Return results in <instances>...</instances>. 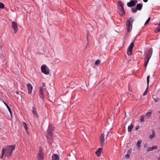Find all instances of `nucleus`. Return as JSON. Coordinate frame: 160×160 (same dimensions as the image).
<instances>
[{
    "label": "nucleus",
    "mask_w": 160,
    "mask_h": 160,
    "mask_svg": "<svg viewBox=\"0 0 160 160\" xmlns=\"http://www.w3.org/2000/svg\"><path fill=\"white\" fill-rule=\"evenodd\" d=\"M159 160H160V158H159Z\"/></svg>",
    "instance_id": "nucleus-42"
},
{
    "label": "nucleus",
    "mask_w": 160,
    "mask_h": 160,
    "mask_svg": "<svg viewBox=\"0 0 160 160\" xmlns=\"http://www.w3.org/2000/svg\"><path fill=\"white\" fill-rule=\"evenodd\" d=\"M142 5L141 4H138L137 5L136 8L138 10H140L142 8Z\"/></svg>",
    "instance_id": "nucleus-19"
},
{
    "label": "nucleus",
    "mask_w": 160,
    "mask_h": 160,
    "mask_svg": "<svg viewBox=\"0 0 160 160\" xmlns=\"http://www.w3.org/2000/svg\"><path fill=\"white\" fill-rule=\"evenodd\" d=\"M4 155H5V153H4V149H2V156L1 157V158H2Z\"/></svg>",
    "instance_id": "nucleus-33"
},
{
    "label": "nucleus",
    "mask_w": 160,
    "mask_h": 160,
    "mask_svg": "<svg viewBox=\"0 0 160 160\" xmlns=\"http://www.w3.org/2000/svg\"><path fill=\"white\" fill-rule=\"evenodd\" d=\"M133 127V126L132 125L128 126V132H130L132 130Z\"/></svg>",
    "instance_id": "nucleus-23"
},
{
    "label": "nucleus",
    "mask_w": 160,
    "mask_h": 160,
    "mask_svg": "<svg viewBox=\"0 0 160 160\" xmlns=\"http://www.w3.org/2000/svg\"><path fill=\"white\" fill-rule=\"evenodd\" d=\"M15 147V145H13L9 146L3 148L2 149H4L5 156L9 157L11 156L12 154L13 151Z\"/></svg>",
    "instance_id": "nucleus-2"
},
{
    "label": "nucleus",
    "mask_w": 160,
    "mask_h": 160,
    "mask_svg": "<svg viewBox=\"0 0 160 160\" xmlns=\"http://www.w3.org/2000/svg\"><path fill=\"white\" fill-rule=\"evenodd\" d=\"M119 13L121 15H123L125 13L124 8H119Z\"/></svg>",
    "instance_id": "nucleus-16"
},
{
    "label": "nucleus",
    "mask_w": 160,
    "mask_h": 160,
    "mask_svg": "<svg viewBox=\"0 0 160 160\" xmlns=\"http://www.w3.org/2000/svg\"><path fill=\"white\" fill-rule=\"evenodd\" d=\"M41 70L42 72L46 75L48 74L50 72L49 68L45 65H43L42 66Z\"/></svg>",
    "instance_id": "nucleus-6"
},
{
    "label": "nucleus",
    "mask_w": 160,
    "mask_h": 160,
    "mask_svg": "<svg viewBox=\"0 0 160 160\" xmlns=\"http://www.w3.org/2000/svg\"><path fill=\"white\" fill-rule=\"evenodd\" d=\"M46 93L48 94V92L47 90L43 88V87H41L40 88V97L41 98H43V96L45 93Z\"/></svg>",
    "instance_id": "nucleus-7"
},
{
    "label": "nucleus",
    "mask_w": 160,
    "mask_h": 160,
    "mask_svg": "<svg viewBox=\"0 0 160 160\" xmlns=\"http://www.w3.org/2000/svg\"><path fill=\"white\" fill-rule=\"evenodd\" d=\"M133 21V19L132 18H130L126 22V29L128 32H129L132 29V24Z\"/></svg>",
    "instance_id": "nucleus-4"
},
{
    "label": "nucleus",
    "mask_w": 160,
    "mask_h": 160,
    "mask_svg": "<svg viewBox=\"0 0 160 160\" xmlns=\"http://www.w3.org/2000/svg\"><path fill=\"white\" fill-rule=\"evenodd\" d=\"M4 7V5L2 3L0 2V8L1 9L3 8Z\"/></svg>",
    "instance_id": "nucleus-30"
},
{
    "label": "nucleus",
    "mask_w": 160,
    "mask_h": 160,
    "mask_svg": "<svg viewBox=\"0 0 160 160\" xmlns=\"http://www.w3.org/2000/svg\"><path fill=\"white\" fill-rule=\"evenodd\" d=\"M44 153L43 149L39 147L38 152L37 153V158L38 160H43Z\"/></svg>",
    "instance_id": "nucleus-5"
},
{
    "label": "nucleus",
    "mask_w": 160,
    "mask_h": 160,
    "mask_svg": "<svg viewBox=\"0 0 160 160\" xmlns=\"http://www.w3.org/2000/svg\"><path fill=\"white\" fill-rule=\"evenodd\" d=\"M4 103L5 104V105H6V107H7V108H8V111L10 114L11 116V117H12V111L11 109L9 107V106L6 103L4 102Z\"/></svg>",
    "instance_id": "nucleus-18"
},
{
    "label": "nucleus",
    "mask_w": 160,
    "mask_h": 160,
    "mask_svg": "<svg viewBox=\"0 0 160 160\" xmlns=\"http://www.w3.org/2000/svg\"><path fill=\"white\" fill-rule=\"evenodd\" d=\"M147 144H145L144 145V148H147Z\"/></svg>",
    "instance_id": "nucleus-38"
},
{
    "label": "nucleus",
    "mask_w": 160,
    "mask_h": 160,
    "mask_svg": "<svg viewBox=\"0 0 160 160\" xmlns=\"http://www.w3.org/2000/svg\"><path fill=\"white\" fill-rule=\"evenodd\" d=\"M54 127L51 124H49L46 133L48 141L51 143L52 137L53 135V131Z\"/></svg>",
    "instance_id": "nucleus-1"
},
{
    "label": "nucleus",
    "mask_w": 160,
    "mask_h": 160,
    "mask_svg": "<svg viewBox=\"0 0 160 160\" xmlns=\"http://www.w3.org/2000/svg\"><path fill=\"white\" fill-rule=\"evenodd\" d=\"M100 63V61L99 60H97L95 63L96 65H98Z\"/></svg>",
    "instance_id": "nucleus-29"
},
{
    "label": "nucleus",
    "mask_w": 160,
    "mask_h": 160,
    "mask_svg": "<svg viewBox=\"0 0 160 160\" xmlns=\"http://www.w3.org/2000/svg\"><path fill=\"white\" fill-rule=\"evenodd\" d=\"M152 134L149 136L150 139H152L155 137V132L153 129H152Z\"/></svg>",
    "instance_id": "nucleus-15"
},
{
    "label": "nucleus",
    "mask_w": 160,
    "mask_h": 160,
    "mask_svg": "<svg viewBox=\"0 0 160 160\" xmlns=\"http://www.w3.org/2000/svg\"><path fill=\"white\" fill-rule=\"evenodd\" d=\"M152 48H151L148 50L144 58V66L145 67H147L148 62L152 55Z\"/></svg>",
    "instance_id": "nucleus-3"
},
{
    "label": "nucleus",
    "mask_w": 160,
    "mask_h": 160,
    "mask_svg": "<svg viewBox=\"0 0 160 160\" xmlns=\"http://www.w3.org/2000/svg\"><path fill=\"white\" fill-rule=\"evenodd\" d=\"M152 150H153L154 149H157L158 148V147L157 146H153L152 147Z\"/></svg>",
    "instance_id": "nucleus-34"
},
{
    "label": "nucleus",
    "mask_w": 160,
    "mask_h": 160,
    "mask_svg": "<svg viewBox=\"0 0 160 160\" xmlns=\"http://www.w3.org/2000/svg\"><path fill=\"white\" fill-rule=\"evenodd\" d=\"M43 85L44 86V83H43Z\"/></svg>",
    "instance_id": "nucleus-43"
},
{
    "label": "nucleus",
    "mask_w": 160,
    "mask_h": 160,
    "mask_svg": "<svg viewBox=\"0 0 160 160\" xmlns=\"http://www.w3.org/2000/svg\"><path fill=\"white\" fill-rule=\"evenodd\" d=\"M152 150H152V147H149L147 149V151L148 152H149V151H152Z\"/></svg>",
    "instance_id": "nucleus-35"
},
{
    "label": "nucleus",
    "mask_w": 160,
    "mask_h": 160,
    "mask_svg": "<svg viewBox=\"0 0 160 160\" xmlns=\"http://www.w3.org/2000/svg\"><path fill=\"white\" fill-rule=\"evenodd\" d=\"M104 134L103 133H102L100 138L99 139L100 141V143L101 144V145L102 146H103L104 145V142L105 141V138H104Z\"/></svg>",
    "instance_id": "nucleus-10"
},
{
    "label": "nucleus",
    "mask_w": 160,
    "mask_h": 160,
    "mask_svg": "<svg viewBox=\"0 0 160 160\" xmlns=\"http://www.w3.org/2000/svg\"><path fill=\"white\" fill-rule=\"evenodd\" d=\"M152 113V112H148L146 114V118H149L151 116Z\"/></svg>",
    "instance_id": "nucleus-22"
},
{
    "label": "nucleus",
    "mask_w": 160,
    "mask_h": 160,
    "mask_svg": "<svg viewBox=\"0 0 160 160\" xmlns=\"http://www.w3.org/2000/svg\"><path fill=\"white\" fill-rule=\"evenodd\" d=\"M32 112L33 116L36 118H38V114L37 113L36 110L34 106H33L32 107Z\"/></svg>",
    "instance_id": "nucleus-13"
},
{
    "label": "nucleus",
    "mask_w": 160,
    "mask_h": 160,
    "mask_svg": "<svg viewBox=\"0 0 160 160\" xmlns=\"http://www.w3.org/2000/svg\"><path fill=\"white\" fill-rule=\"evenodd\" d=\"M137 10H138L136 8H132V12L133 13L136 12Z\"/></svg>",
    "instance_id": "nucleus-28"
},
{
    "label": "nucleus",
    "mask_w": 160,
    "mask_h": 160,
    "mask_svg": "<svg viewBox=\"0 0 160 160\" xmlns=\"http://www.w3.org/2000/svg\"><path fill=\"white\" fill-rule=\"evenodd\" d=\"M139 128H138L137 127H136V130H138V129Z\"/></svg>",
    "instance_id": "nucleus-40"
},
{
    "label": "nucleus",
    "mask_w": 160,
    "mask_h": 160,
    "mask_svg": "<svg viewBox=\"0 0 160 160\" xmlns=\"http://www.w3.org/2000/svg\"><path fill=\"white\" fill-rule=\"evenodd\" d=\"M118 5L119 6V8H123V4L122 3L121 1H119L118 3Z\"/></svg>",
    "instance_id": "nucleus-21"
},
{
    "label": "nucleus",
    "mask_w": 160,
    "mask_h": 160,
    "mask_svg": "<svg viewBox=\"0 0 160 160\" xmlns=\"http://www.w3.org/2000/svg\"><path fill=\"white\" fill-rule=\"evenodd\" d=\"M150 78V76L149 75H148L147 77V86L148 87L149 86Z\"/></svg>",
    "instance_id": "nucleus-26"
},
{
    "label": "nucleus",
    "mask_w": 160,
    "mask_h": 160,
    "mask_svg": "<svg viewBox=\"0 0 160 160\" xmlns=\"http://www.w3.org/2000/svg\"><path fill=\"white\" fill-rule=\"evenodd\" d=\"M144 116L142 115L140 116V121L141 122H143L144 121Z\"/></svg>",
    "instance_id": "nucleus-24"
},
{
    "label": "nucleus",
    "mask_w": 160,
    "mask_h": 160,
    "mask_svg": "<svg viewBox=\"0 0 160 160\" xmlns=\"http://www.w3.org/2000/svg\"><path fill=\"white\" fill-rule=\"evenodd\" d=\"M142 143V141L141 140H138L137 143V145L138 147H140V145Z\"/></svg>",
    "instance_id": "nucleus-25"
},
{
    "label": "nucleus",
    "mask_w": 160,
    "mask_h": 160,
    "mask_svg": "<svg viewBox=\"0 0 160 160\" xmlns=\"http://www.w3.org/2000/svg\"><path fill=\"white\" fill-rule=\"evenodd\" d=\"M148 87L147 86V87L146 89V90H145V91L143 93V95L144 96H145L147 94V92H148Z\"/></svg>",
    "instance_id": "nucleus-27"
},
{
    "label": "nucleus",
    "mask_w": 160,
    "mask_h": 160,
    "mask_svg": "<svg viewBox=\"0 0 160 160\" xmlns=\"http://www.w3.org/2000/svg\"><path fill=\"white\" fill-rule=\"evenodd\" d=\"M160 100V98H156L155 99V101L156 102H158Z\"/></svg>",
    "instance_id": "nucleus-36"
},
{
    "label": "nucleus",
    "mask_w": 160,
    "mask_h": 160,
    "mask_svg": "<svg viewBox=\"0 0 160 160\" xmlns=\"http://www.w3.org/2000/svg\"><path fill=\"white\" fill-rule=\"evenodd\" d=\"M12 27L14 30V33H16L18 30V27L17 24L14 21L12 22Z\"/></svg>",
    "instance_id": "nucleus-9"
},
{
    "label": "nucleus",
    "mask_w": 160,
    "mask_h": 160,
    "mask_svg": "<svg viewBox=\"0 0 160 160\" xmlns=\"http://www.w3.org/2000/svg\"><path fill=\"white\" fill-rule=\"evenodd\" d=\"M133 46L134 42H132L128 47L127 49V53L128 55H130L132 54Z\"/></svg>",
    "instance_id": "nucleus-8"
},
{
    "label": "nucleus",
    "mask_w": 160,
    "mask_h": 160,
    "mask_svg": "<svg viewBox=\"0 0 160 160\" xmlns=\"http://www.w3.org/2000/svg\"><path fill=\"white\" fill-rule=\"evenodd\" d=\"M137 2L136 0H131L129 2L127 3V6L129 7H132L135 5L136 3Z\"/></svg>",
    "instance_id": "nucleus-11"
},
{
    "label": "nucleus",
    "mask_w": 160,
    "mask_h": 160,
    "mask_svg": "<svg viewBox=\"0 0 160 160\" xmlns=\"http://www.w3.org/2000/svg\"><path fill=\"white\" fill-rule=\"evenodd\" d=\"M130 155V154L128 152L125 156V158H128L129 157Z\"/></svg>",
    "instance_id": "nucleus-32"
},
{
    "label": "nucleus",
    "mask_w": 160,
    "mask_h": 160,
    "mask_svg": "<svg viewBox=\"0 0 160 160\" xmlns=\"http://www.w3.org/2000/svg\"><path fill=\"white\" fill-rule=\"evenodd\" d=\"M22 125L24 126V128L25 130L28 133V127L27 125V124L25 122H23L22 123Z\"/></svg>",
    "instance_id": "nucleus-20"
},
{
    "label": "nucleus",
    "mask_w": 160,
    "mask_h": 160,
    "mask_svg": "<svg viewBox=\"0 0 160 160\" xmlns=\"http://www.w3.org/2000/svg\"><path fill=\"white\" fill-rule=\"evenodd\" d=\"M158 112H159V113L160 114V111H158Z\"/></svg>",
    "instance_id": "nucleus-41"
},
{
    "label": "nucleus",
    "mask_w": 160,
    "mask_h": 160,
    "mask_svg": "<svg viewBox=\"0 0 160 160\" xmlns=\"http://www.w3.org/2000/svg\"><path fill=\"white\" fill-rule=\"evenodd\" d=\"M102 150V148H100L98 149V150L96 152V154L97 156L99 157L101 155Z\"/></svg>",
    "instance_id": "nucleus-17"
},
{
    "label": "nucleus",
    "mask_w": 160,
    "mask_h": 160,
    "mask_svg": "<svg viewBox=\"0 0 160 160\" xmlns=\"http://www.w3.org/2000/svg\"><path fill=\"white\" fill-rule=\"evenodd\" d=\"M16 93L17 94H19V92H18V91H16Z\"/></svg>",
    "instance_id": "nucleus-39"
},
{
    "label": "nucleus",
    "mask_w": 160,
    "mask_h": 160,
    "mask_svg": "<svg viewBox=\"0 0 160 160\" xmlns=\"http://www.w3.org/2000/svg\"><path fill=\"white\" fill-rule=\"evenodd\" d=\"M150 18L149 17L148 18V19L147 20L145 23H144V25H146L147 24L150 22Z\"/></svg>",
    "instance_id": "nucleus-31"
},
{
    "label": "nucleus",
    "mask_w": 160,
    "mask_h": 160,
    "mask_svg": "<svg viewBox=\"0 0 160 160\" xmlns=\"http://www.w3.org/2000/svg\"><path fill=\"white\" fill-rule=\"evenodd\" d=\"M27 86L28 89V94H30L32 92V90L33 88L32 85L30 83H28L27 84Z\"/></svg>",
    "instance_id": "nucleus-12"
},
{
    "label": "nucleus",
    "mask_w": 160,
    "mask_h": 160,
    "mask_svg": "<svg viewBox=\"0 0 160 160\" xmlns=\"http://www.w3.org/2000/svg\"><path fill=\"white\" fill-rule=\"evenodd\" d=\"M143 1L144 2H147L148 1V0H143Z\"/></svg>",
    "instance_id": "nucleus-37"
},
{
    "label": "nucleus",
    "mask_w": 160,
    "mask_h": 160,
    "mask_svg": "<svg viewBox=\"0 0 160 160\" xmlns=\"http://www.w3.org/2000/svg\"><path fill=\"white\" fill-rule=\"evenodd\" d=\"M59 156L56 154H53L52 156V160H59Z\"/></svg>",
    "instance_id": "nucleus-14"
}]
</instances>
